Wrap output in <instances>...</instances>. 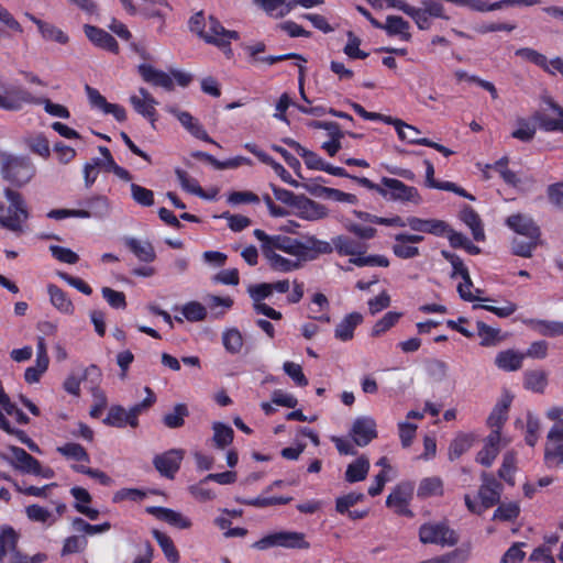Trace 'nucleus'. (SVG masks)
Returning <instances> with one entry per match:
<instances>
[{
	"mask_svg": "<svg viewBox=\"0 0 563 563\" xmlns=\"http://www.w3.org/2000/svg\"><path fill=\"white\" fill-rule=\"evenodd\" d=\"M4 196L9 207L5 208L0 201V227L20 235L25 232V222L30 217L26 202L20 192L11 188L4 189Z\"/></svg>",
	"mask_w": 563,
	"mask_h": 563,
	"instance_id": "1",
	"label": "nucleus"
},
{
	"mask_svg": "<svg viewBox=\"0 0 563 563\" xmlns=\"http://www.w3.org/2000/svg\"><path fill=\"white\" fill-rule=\"evenodd\" d=\"M23 104H43L45 112L53 117L68 119L70 113L68 109L59 103H54L47 98L33 96L26 89L18 88L8 96L0 95V108L8 111H19Z\"/></svg>",
	"mask_w": 563,
	"mask_h": 563,
	"instance_id": "2",
	"label": "nucleus"
},
{
	"mask_svg": "<svg viewBox=\"0 0 563 563\" xmlns=\"http://www.w3.org/2000/svg\"><path fill=\"white\" fill-rule=\"evenodd\" d=\"M254 236L261 242V245H268L275 252L282 251L300 261L314 258L313 255H310V247L297 239L282 234L268 235L261 229L254 230Z\"/></svg>",
	"mask_w": 563,
	"mask_h": 563,
	"instance_id": "3",
	"label": "nucleus"
},
{
	"mask_svg": "<svg viewBox=\"0 0 563 563\" xmlns=\"http://www.w3.org/2000/svg\"><path fill=\"white\" fill-rule=\"evenodd\" d=\"M1 175L14 186L21 187L34 176V167L29 158L5 155L1 161Z\"/></svg>",
	"mask_w": 563,
	"mask_h": 563,
	"instance_id": "4",
	"label": "nucleus"
},
{
	"mask_svg": "<svg viewBox=\"0 0 563 563\" xmlns=\"http://www.w3.org/2000/svg\"><path fill=\"white\" fill-rule=\"evenodd\" d=\"M274 547L307 550L310 548V543L306 540L305 533L297 531L274 532L254 543V548L258 550H266Z\"/></svg>",
	"mask_w": 563,
	"mask_h": 563,
	"instance_id": "5",
	"label": "nucleus"
},
{
	"mask_svg": "<svg viewBox=\"0 0 563 563\" xmlns=\"http://www.w3.org/2000/svg\"><path fill=\"white\" fill-rule=\"evenodd\" d=\"M419 540L423 544L454 547L459 543V534L446 522H428L419 528Z\"/></svg>",
	"mask_w": 563,
	"mask_h": 563,
	"instance_id": "6",
	"label": "nucleus"
},
{
	"mask_svg": "<svg viewBox=\"0 0 563 563\" xmlns=\"http://www.w3.org/2000/svg\"><path fill=\"white\" fill-rule=\"evenodd\" d=\"M382 184V189L385 195L380 196L387 200L412 202L415 205H419L422 201V198L416 187L407 186L396 178L383 177Z\"/></svg>",
	"mask_w": 563,
	"mask_h": 563,
	"instance_id": "7",
	"label": "nucleus"
},
{
	"mask_svg": "<svg viewBox=\"0 0 563 563\" xmlns=\"http://www.w3.org/2000/svg\"><path fill=\"white\" fill-rule=\"evenodd\" d=\"M184 454L181 449H172L157 454L153 459L154 467L162 476L173 479L180 467Z\"/></svg>",
	"mask_w": 563,
	"mask_h": 563,
	"instance_id": "8",
	"label": "nucleus"
},
{
	"mask_svg": "<svg viewBox=\"0 0 563 563\" xmlns=\"http://www.w3.org/2000/svg\"><path fill=\"white\" fill-rule=\"evenodd\" d=\"M239 33L236 31L225 30L224 26L213 16H209V25L208 31H205L203 40L213 44L220 48H227L228 52L231 53L230 42L232 40L236 41L239 38Z\"/></svg>",
	"mask_w": 563,
	"mask_h": 563,
	"instance_id": "9",
	"label": "nucleus"
},
{
	"mask_svg": "<svg viewBox=\"0 0 563 563\" xmlns=\"http://www.w3.org/2000/svg\"><path fill=\"white\" fill-rule=\"evenodd\" d=\"M166 111L173 115H175L180 124L195 137L202 140L205 142L214 144L220 147V145L212 140L203 126L199 123V121L194 118L189 112L187 111H180L175 106H167Z\"/></svg>",
	"mask_w": 563,
	"mask_h": 563,
	"instance_id": "10",
	"label": "nucleus"
},
{
	"mask_svg": "<svg viewBox=\"0 0 563 563\" xmlns=\"http://www.w3.org/2000/svg\"><path fill=\"white\" fill-rule=\"evenodd\" d=\"M350 434L357 446H366L377 438L376 422L371 417L356 418L351 428Z\"/></svg>",
	"mask_w": 563,
	"mask_h": 563,
	"instance_id": "11",
	"label": "nucleus"
},
{
	"mask_svg": "<svg viewBox=\"0 0 563 563\" xmlns=\"http://www.w3.org/2000/svg\"><path fill=\"white\" fill-rule=\"evenodd\" d=\"M503 485L490 474H482V485L478 489V497L481 498L482 508L488 509L497 505L500 500Z\"/></svg>",
	"mask_w": 563,
	"mask_h": 563,
	"instance_id": "12",
	"label": "nucleus"
},
{
	"mask_svg": "<svg viewBox=\"0 0 563 563\" xmlns=\"http://www.w3.org/2000/svg\"><path fill=\"white\" fill-rule=\"evenodd\" d=\"M130 103L139 114L148 119L152 125H154L156 121L155 106L157 101L145 88L139 89V96H131Z\"/></svg>",
	"mask_w": 563,
	"mask_h": 563,
	"instance_id": "13",
	"label": "nucleus"
},
{
	"mask_svg": "<svg viewBox=\"0 0 563 563\" xmlns=\"http://www.w3.org/2000/svg\"><path fill=\"white\" fill-rule=\"evenodd\" d=\"M407 227H409L412 231L429 233L437 236H442L445 234V231H448V223L439 219H421L418 217H408Z\"/></svg>",
	"mask_w": 563,
	"mask_h": 563,
	"instance_id": "14",
	"label": "nucleus"
},
{
	"mask_svg": "<svg viewBox=\"0 0 563 563\" xmlns=\"http://www.w3.org/2000/svg\"><path fill=\"white\" fill-rule=\"evenodd\" d=\"M146 512L178 529H189L191 527L189 518L169 508L151 506L146 508Z\"/></svg>",
	"mask_w": 563,
	"mask_h": 563,
	"instance_id": "15",
	"label": "nucleus"
},
{
	"mask_svg": "<svg viewBox=\"0 0 563 563\" xmlns=\"http://www.w3.org/2000/svg\"><path fill=\"white\" fill-rule=\"evenodd\" d=\"M384 122L387 124H391L395 126L397 134L400 140L406 141L410 144H418L427 146L429 144V139L420 137V130L413 125L407 124L400 119L388 118L384 119Z\"/></svg>",
	"mask_w": 563,
	"mask_h": 563,
	"instance_id": "16",
	"label": "nucleus"
},
{
	"mask_svg": "<svg viewBox=\"0 0 563 563\" xmlns=\"http://www.w3.org/2000/svg\"><path fill=\"white\" fill-rule=\"evenodd\" d=\"M507 225L517 232L520 235L526 236V239H539L540 238V229L531 218L523 214H512L507 218Z\"/></svg>",
	"mask_w": 563,
	"mask_h": 563,
	"instance_id": "17",
	"label": "nucleus"
},
{
	"mask_svg": "<svg viewBox=\"0 0 563 563\" xmlns=\"http://www.w3.org/2000/svg\"><path fill=\"white\" fill-rule=\"evenodd\" d=\"M84 31L86 36L96 46L107 49L111 53L119 52V45L115 38L108 32L97 26L85 24Z\"/></svg>",
	"mask_w": 563,
	"mask_h": 563,
	"instance_id": "18",
	"label": "nucleus"
},
{
	"mask_svg": "<svg viewBox=\"0 0 563 563\" xmlns=\"http://www.w3.org/2000/svg\"><path fill=\"white\" fill-rule=\"evenodd\" d=\"M295 209L297 210L298 217L308 221L320 220L328 216V210L323 205L303 195H301Z\"/></svg>",
	"mask_w": 563,
	"mask_h": 563,
	"instance_id": "19",
	"label": "nucleus"
},
{
	"mask_svg": "<svg viewBox=\"0 0 563 563\" xmlns=\"http://www.w3.org/2000/svg\"><path fill=\"white\" fill-rule=\"evenodd\" d=\"M139 73L144 81L152 84L153 86L162 87L169 91L174 89L173 77L163 70H158L147 64H141L139 66Z\"/></svg>",
	"mask_w": 563,
	"mask_h": 563,
	"instance_id": "20",
	"label": "nucleus"
},
{
	"mask_svg": "<svg viewBox=\"0 0 563 563\" xmlns=\"http://www.w3.org/2000/svg\"><path fill=\"white\" fill-rule=\"evenodd\" d=\"M261 251L264 255V257L268 261V264L272 269L276 272H292L301 266L300 260H288L279 254H277L275 251H273L268 245H261Z\"/></svg>",
	"mask_w": 563,
	"mask_h": 563,
	"instance_id": "21",
	"label": "nucleus"
},
{
	"mask_svg": "<svg viewBox=\"0 0 563 563\" xmlns=\"http://www.w3.org/2000/svg\"><path fill=\"white\" fill-rule=\"evenodd\" d=\"M550 108L558 113L559 119L549 117L545 113L537 112L533 119L539 123V126L544 131H562L563 132V108L556 104L553 100L548 101Z\"/></svg>",
	"mask_w": 563,
	"mask_h": 563,
	"instance_id": "22",
	"label": "nucleus"
},
{
	"mask_svg": "<svg viewBox=\"0 0 563 563\" xmlns=\"http://www.w3.org/2000/svg\"><path fill=\"white\" fill-rule=\"evenodd\" d=\"M124 244L141 262L151 263L156 258L154 246L148 241L125 238Z\"/></svg>",
	"mask_w": 563,
	"mask_h": 563,
	"instance_id": "23",
	"label": "nucleus"
},
{
	"mask_svg": "<svg viewBox=\"0 0 563 563\" xmlns=\"http://www.w3.org/2000/svg\"><path fill=\"white\" fill-rule=\"evenodd\" d=\"M282 141L289 147L294 148L303 158L308 168L322 170L324 162L318 154L305 148L294 139L284 137Z\"/></svg>",
	"mask_w": 563,
	"mask_h": 563,
	"instance_id": "24",
	"label": "nucleus"
},
{
	"mask_svg": "<svg viewBox=\"0 0 563 563\" xmlns=\"http://www.w3.org/2000/svg\"><path fill=\"white\" fill-rule=\"evenodd\" d=\"M363 321L358 312H351L336 325L334 335L340 341H349L354 335L355 328Z\"/></svg>",
	"mask_w": 563,
	"mask_h": 563,
	"instance_id": "25",
	"label": "nucleus"
},
{
	"mask_svg": "<svg viewBox=\"0 0 563 563\" xmlns=\"http://www.w3.org/2000/svg\"><path fill=\"white\" fill-rule=\"evenodd\" d=\"M525 322L540 335L549 338L563 335V322L561 321L530 319Z\"/></svg>",
	"mask_w": 563,
	"mask_h": 563,
	"instance_id": "26",
	"label": "nucleus"
},
{
	"mask_svg": "<svg viewBox=\"0 0 563 563\" xmlns=\"http://www.w3.org/2000/svg\"><path fill=\"white\" fill-rule=\"evenodd\" d=\"M9 449L18 462V468L24 473H41V463L24 449L18 446H10Z\"/></svg>",
	"mask_w": 563,
	"mask_h": 563,
	"instance_id": "27",
	"label": "nucleus"
},
{
	"mask_svg": "<svg viewBox=\"0 0 563 563\" xmlns=\"http://www.w3.org/2000/svg\"><path fill=\"white\" fill-rule=\"evenodd\" d=\"M332 243L334 245V250L340 255L356 257L357 255H363L365 253L363 244L345 235L334 238Z\"/></svg>",
	"mask_w": 563,
	"mask_h": 563,
	"instance_id": "28",
	"label": "nucleus"
},
{
	"mask_svg": "<svg viewBox=\"0 0 563 563\" xmlns=\"http://www.w3.org/2000/svg\"><path fill=\"white\" fill-rule=\"evenodd\" d=\"M525 354L514 350L501 351L497 354L495 364L504 371L512 372L521 368Z\"/></svg>",
	"mask_w": 563,
	"mask_h": 563,
	"instance_id": "29",
	"label": "nucleus"
},
{
	"mask_svg": "<svg viewBox=\"0 0 563 563\" xmlns=\"http://www.w3.org/2000/svg\"><path fill=\"white\" fill-rule=\"evenodd\" d=\"M409 27V23L401 16L388 15L380 30H385L388 35H400L402 40L409 41L411 37L410 33L408 32Z\"/></svg>",
	"mask_w": 563,
	"mask_h": 563,
	"instance_id": "30",
	"label": "nucleus"
},
{
	"mask_svg": "<svg viewBox=\"0 0 563 563\" xmlns=\"http://www.w3.org/2000/svg\"><path fill=\"white\" fill-rule=\"evenodd\" d=\"M369 471V461L365 455L360 456L353 463L349 464L345 471V481L356 483L364 481Z\"/></svg>",
	"mask_w": 563,
	"mask_h": 563,
	"instance_id": "31",
	"label": "nucleus"
},
{
	"mask_svg": "<svg viewBox=\"0 0 563 563\" xmlns=\"http://www.w3.org/2000/svg\"><path fill=\"white\" fill-rule=\"evenodd\" d=\"M87 209H79V212L85 213L86 216H80V218H103L109 212V201L106 197L97 196L90 198L86 201Z\"/></svg>",
	"mask_w": 563,
	"mask_h": 563,
	"instance_id": "32",
	"label": "nucleus"
},
{
	"mask_svg": "<svg viewBox=\"0 0 563 563\" xmlns=\"http://www.w3.org/2000/svg\"><path fill=\"white\" fill-rule=\"evenodd\" d=\"M19 534L11 527H5L0 532V562L4 560L7 554L11 556L16 551Z\"/></svg>",
	"mask_w": 563,
	"mask_h": 563,
	"instance_id": "33",
	"label": "nucleus"
},
{
	"mask_svg": "<svg viewBox=\"0 0 563 563\" xmlns=\"http://www.w3.org/2000/svg\"><path fill=\"white\" fill-rule=\"evenodd\" d=\"M188 416V407L185 404H177L174 406L172 411L166 412L163 416L162 421L168 429H178L185 424V418Z\"/></svg>",
	"mask_w": 563,
	"mask_h": 563,
	"instance_id": "34",
	"label": "nucleus"
},
{
	"mask_svg": "<svg viewBox=\"0 0 563 563\" xmlns=\"http://www.w3.org/2000/svg\"><path fill=\"white\" fill-rule=\"evenodd\" d=\"M47 291L51 297V302L56 309L66 314L74 312V305L63 289L56 285H48Z\"/></svg>",
	"mask_w": 563,
	"mask_h": 563,
	"instance_id": "35",
	"label": "nucleus"
},
{
	"mask_svg": "<svg viewBox=\"0 0 563 563\" xmlns=\"http://www.w3.org/2000/svg\"><path fill=\"white\" fill-rule=\"evenodd\" d=\"M386 505L394 508L396 514L407 517H412V511L408 508V496L400 488L390 493L386 499Z\"/></svg>",
	"mask_w": 563,
	"mask_h": 563,
	"instance_id": "36",
	"label": "nucleus"
},
{
	"mask_svg": "<svg viewBox=\"0 0 563 563\" xmlns=\"http://www.w3.org/2000/svg\"><path fill=\"white\" fill-rule=\"evenodd\" d=\"M145 391L147 394L146 398L143 401L132 406L128 411V423L132 428H136L139 426V416L152 407L156 401V397L150 387H145Z\"/></svg>",
	"mask_w": 563,
	"mask_h": 563,
	"instance_id": "37",
	"label": "nucleus"
},
{
	"mask_svg": "<svg viewBox=\"0 0 563 563\" xmlns=\"http://www.w3.org/2000/svg\"><path fill=\"white\" fill-rule=\"evenodd\" d=\"M154 539L159 544L162 551L164 552L166 559L172 563H177L180 559L179 552L176 549L173 540L165 533L154 529L152 531Z\"/></svg>",
	"mask_w": 563,
	"mask_h": 563,
	"instance_id": "38",
	"label": "nucleus"
},
{
	"mask_svg": "<svg viewBox=\"0 0 563 563\" xmlns=\"http://www.w3.org/2000/svg\"><path fill=\"white\" fill-rule=\"evenodd\" d=\"M517 471V457L516 453L509 451L504 454L501 466L498 471V476L508 483L510 486H515V473Z\"/></svg>",
	"mask_w": 563,
	"mask_h": 563,
	"instance_id": "39",
	"label": "nucleus"
},
{
	"mask_svg": "<svg viewBox=\"0 0 563 563\" xmlns=\"http://www.w3.org/2000/svg\"><path fill=\"white\" fill-rule=\"evenodd\" d=\"M515 54L516 56L521 57L522 59L539 66L544 71L553 74V70L548 65V58L545 57V55L539 53L538 51L530 47H522L518 48L515 52Z\"/></svg>",
	"mask_w": 563,
	"mask_h": 563,
	"instance_id": "40",
	"label": "nucleus"
},
{
	"mask_svg": "<svg viewBox=\"0 0 563 563\" xmlns=\"http://www.w3.org/2000/svg\"><path fill=\"white\" fill-rule=\"evenodd\" d=\"M548 384V375L544 371L536 369L525 373V387L534 393H543Z\"/></svg>",
	"mask_w": 563,
	"mask_h": 563,
	"instance_id": "41",
	"label": "nucleus"
},
{
	"mask_svg": "<svg viewBox=\"0 0 563 563\" xmlns=\"http://www.w3.org/2000/svg\"><path fill=\"white\" fill-rule=\"evenodd\" d=\"M213 429V442L218 449H224L232 443L234 431L230 426L222 422H214Z\"/></svg>",
	"mask_w": 563,
	"mask_h": 563,
	"instance_id": "42",
	"label": "nucleus"
},
{
	"mask_svg": "<svg viewBox=\"0 0 563 563\" xmlns=\"http://www.w3.org/2000/svg\"><path fill=\"white\" fill-rule=\"evenodd\" d=\"M544 462L548 467H559L563 465V441L545 444Z\"/></svg>",
	"mask_w": 563,
	"mask_h": 563,
	"instance_id": "43",
	"label": "nucleus"
},
{
	"mask_svg": "<svg viewBox=\"0 0 563 563\" xmlns=\"http://www.w3.org/2000/svg\"><path fill=\"white\" fill-rule=\"evenodd\" d=\"M510 406V399L497 404L487 418V424L496 430H500L507 420V412Z\"/></svg>",
	"mask_w": 563,
	"mask_h": 563,
	"instance_id": "44",
	"label": "nucleus"
},
{
	"mask_svg": "<svg viewBox=\"0 0 563 563\" xmlns=\"http://www.w3.org/2000/svg\"><path fill=\"white\" fill-rule=\"evenodd\" d=\"M175 174L181 188L185 191L197 195L201 198H208L203 189L199 186L198 181L195 178L190 177V175L186 170L176 168Z\"/></svg>",
	"mask_w": 563,
	"mask_h": 563,
	"instance_id": "45",
	"label": "nucleus"
},
{
	"mask_svg": "<svg viewBox=\"0 0 563 563\" xmlns=\"http://www.w3.org/2000/svg\"><path fill=\"white\" fill-rule=\"evenodd\" d=\"M473 444V438L468 434H459L450 444L449 459L454 461L468 451Z\"/></svg>",
	"mask_w": 563,
	"mask_h": 563,
	"instance_id": "46",
	"label": "nucleus"
},
{
	"mask_svg": "<svg viewBox=\"0 0 563 563\" xmlns=\"http://www.w3.org/2000/svg\"><path fill=\"white\" fill-rule=\"evenodd\" d=\"M38 31L45 41L66 44L69 40L60 29L47 22L38 23Z\"/></svg>",
	"mask_w": 563,
	"mask_h": 563,
	"instance_id": "47",
	"label": "nucleus"
},
{
	"mask_svg": "<svg viewBox=\"0 0 563 563\" xmlns=\"http://www.w3.org/2000/svg\"><path fill=\"white\" fill-rule=\"evenodd\" d=\"M443 493V484L439 477H427L421 481L418 487V496H439Z\"/></svg>",
	"mask_w": 563,
	"mask_h": 563,
	"instance_id": "48",
	"label": "nucleus"
},
{
	"mask_svg": "<svg viewBox=\"0 0 563 563\" xmlns=\"http://www.w3.org/2000/svg\"><path fill=\"white\" fill-rule=\"evenodd\" d=\"M57 452L70 460L89 462V454L86 449L78 443H66L65 445L58 446Z\"/></svg>",
	"mask_w": 563,
	"mask_h": 563,
	"instance_id": "49",
	"label": "nucleus"
},
{
	"mask_svg": "<svg viewBox=\"0 0 563 563\" xmlns=\"http://www.w3.org/2000/svg\"><path fill=\"white\" fill-rule=\"evenodd\" d=\"M222 342L229 353L236 354L243 346V336L238 329L233 328L223 333Z\"/></svg>",
	"mask_w": 563,
	"mask_h": 563,
	"instance_id": "50",
	"label": "nucleus"
},
{
	"mask_svg": "<svg viewBox=\"0 0 563 563\" xmlns=\"http://www.w3.org/2000/svg\"><path fill=\"white\" fill-rule=\"evenodd\" d=\"M107 426L123 428L128 423V411L122 406H112L108 416L103 419Z\"/></svg>",
	"mask_w": 563,
	"mask_h": 563,
	"instance_id": "51",
	"label": "nucleus"
},
{
	"mask_svg": "<svg viewBox=\"0 0 563 563\" xmlns=\"http://www.w3.org/2000/svg\"><path fill=\"white\" fill-rule=\"evenodd\" d=\"M184 317L191 322L202 321L207 317V309L198 301H190L183 307Z\"/></svg>",
	"mask_w": 563,
	"mask_h": 563,
	"instance_id": "52",
	"label": "nucleus"
},
{
	"mask_svg": "<svg viewBox=\"0 0 563 563\" xmlns=\"http://www.w3.org/2000/svg\"><path fill=\"white\" fill-rule=\"evenodd\" d=\"M131 196L140 206L151 207L154 205V192L137 184H131Z\"/></svg>",
	"mask_w": 563,
	"mask_h": 563,
	"instance_id": "53",
	"label": "nucleus"
},
{
	"mask_svg": "<svg viewBox=\"0 0 563 563\" xmlns=\"http://www.w3.org/2000/svg\"><path fill=\"white\" fill-rule=\"evenodd\" d=\"M400 312L389 311L382 319H379L373 327L372 335L379 336L382 333L394 327L400 319Z\"/></svg>",
	"mask_w": 563,
	"mask_h": 563,
	"instance_id": "54",
	"label": "nucleus"
},
{
	"mask_svg": "<svg viewBox=\"0 0 563 563\" xmlns=\"http://www.w3.org/2000/svg\"><path fill=\"white\" fill-rule=\"evenodd\" d=\"M73 527L79 532L92 536L96 533H102L108 531L111 528V525L110 522H103L101 525H90L82 518L77 517L73 520Z\"/></svg>",
	"mask_w": 563,
	"mask_h": 563,
	"instance_id": "55",
	"label": "nucleus"
},
{
	"mask_svg": "<svg viewBox=\"0 0 563 563\" xmlns=\"http://www.w3.org/2000/svg\"><path fill=\"white\" fill-rule=\"evenodd\" d=\"M349 262L358 267H363V266L387 267V266H389V260L384 255H368V256L357 255L356 257H351Z\"/></svg>",
	"mask_w": 563,
	"mask_h": 563,
	"instance_id": "56",
	"label": "nucleus"
},
{
	"mask_svg": "<svg viewBox=\"0 0 563 563\" xmlns=\"http://www.w3.org/2000/svg\"><path fill=\"white\" fill-rule=\"evenodd\" d=\"M467 556L468 554L465 550L455 549L452 552L429 560H424L420 563H465Z\"/></svg>",
	"mask_w": 563,
	"mask_h": 563,
	"instance_id": "57",
	"label": "nucleus"
},
{
	"mask_svg": "<svg viewBox=\"0 0 563 563\" xmlns=\"http://www.w3.org/2000/svg\"><path fill=\"white\" fill-rule=\"evenodd\" d=\"M539 239H527V241L521 239L512 240V253L517 256L521 257H531L532 251L537 247Z\"/></svg>",
	"mask_w": 563,
	"mask_h": 563,
	"instance_id": "58",
	"label": "nucleus"
},
{
	"mask_svg": "<svg viewBox=\"0 0 563 563\" xmlns=\"http://www.w3.org/2000/svg\"><path fill=\"white\" fill-rule=\"evenodd\" d=\"M520 508L516 503L501 504L495 510L493 519L494 520H503V521H511L519 516Z\"/></svg>",
	"mask_w": 563,
	"mask_h": 563,
	"instance_id": "59",
	"label": "nucleus"
},
{
	"mask_svg": "<svg viewBox=\"0 0 563 563\" xmlns=\"http://www.w3.org/2000/svg\"><path fill=\"white\" fill-rule=\"evenodd\" d=\"M263 156V163L271 166L274 172L282 178L283 181L286 184L298 187L299 183L295 180L291 175L284 168V166L279 163H277L274 158H272L269 155H262Z\"/></svg>",
	"mask_w": 563,
	"mask_h": 563,
	"instance_id": "60",
	"label": "nucleus"
},
{
	"mask_svg": "<svg viewBox=\"0 0 563 563\" xmlns=\"http://www.w3.org/2000/svg\"><path fill=\"white\" fill-rule=\"evenodd\" d=\"M106 301L114 309H124L126 307L125 295L122 291L114 290L110 287L101 289Z\"/></svg>",
	"mask_w": 563,
	"mask_h": 563,
	"instance_id": "61",
	"label": "nucleus"
},
{
	"mask_svg": "<svg viewBox=\"0 0 563 563\" xmlns=\"http://www.w3.org/2000/svg\"><path fill=\"white\" fill-rule=\"evenodd\" d=\"M90 391L92 394L95 405L91 407L89 413L92 418H99L108 405V399L104 391L100 388L90 387Z\"/></svg>",
	"mask_w": 563,
	"mask_h": 563,
	"instance_id": "62",
	"label": "nucleus"
},
{
	"mask_svg": "<svg viewBox=\"0 0 563 563\" xmlns=\"http://www.w3.org/2000/svg\"><path fill=\"white\" fill-rule=\"evenodd\" d=\"M476 327H477V334L482 338L481 345L489 346L495 343V341L499 334L498 329H494V328L487 325L483 321H477Z\"/></svg>",
	"mask_w": 563,
	"mask_h": 563,
	"instance_id": "63",
	"label": "nucleus"
},
{
	"mask_svg": "<svg viewBox=\"0 0 563 563\" xmlns=\"http://www.w3.org/2000/svg\"><path fill=\"white\" fill-rule=\"evenodd\" d=\"M285 373L298 385V386H307L308 379L305 376L302 368L299 364L294 362H285L283 365Z\"/></svg>",
	"mask_w": 563,
	"mask_h": 563,
	"instance_id": "64",
	"label": "nucleus"
}]
</instances>
